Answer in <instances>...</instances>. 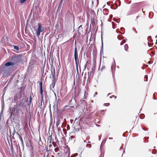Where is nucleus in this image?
Instances as JSON below:
<instances>
[{"label":"nucleus","instance_id":"obj_8","mask_svg":"<svg viewBox=\"0 0 157 157\" xmlns=\"http://www.w3.org/2000/svg\"><path fill=\"white\" fill-rule=\"evenodd\" d=\"M109 103H105L104 104V105L105 106H108L109 105Z\"/></svg>","mask_w":157,"mask_h":157},{"label":"nucleus","instance_id":"obj_22","mask_svg":"<svg viewBox=\"0 0 157 157\" xmlns=\"http://www.w3.org/2000/svg\"><path fill=\"white\" fill-rule=\"evenodd\" d=\"M98 126H99V125H97Z\"/></svg>","mask_w":157,"mask_h":157},{"label":"nucleus","instance_id":"obj_1","mask_svg":"<svg viewBox=\"0 0 157 157\" xmlns=\"http://www.w3.org/2000/svg\"><path fill=\"white\" fill-rule=\"evenodd\" d=\"M14 64V63L12 62H7L2 67V71L3 72L4 76L10 75Z\"/></svg>","mask_w":157,"mask_h":157},{"label":"nucleus","instance_id":"obj_15","mask_svg":"<svg viewBox=\"0 0 157 157\" xmlns=\"http://www.w3.org/2000/svg\"><path fill=\"white\" fill-rule=\"evenodd\" d=\"M52 146V145H49V147H51V146Z\"/></svg>","mask_w":157,"mask_h":157},{"label":"nucleus","instance_id":"obj_20","mask_svg":"<svg viewBox=\"0 0 157 157\" xmlns=\"http://www.w3.org/2000/svg\"><path fill=\"white\" fill-rule=\"evenodd\" d=\"M117 98V97H116V96H115V98Z\"/></svg>","mask_w":157,"mask_h":157},{"label":"nucleus","instance_id":"obj_19","mask_svg":"<svg viewBox=\"0 0 157 157\" xmlns=\"http://www.w3.org/2000/svg\"><path fill=\"white\" fill-rule=\"evenodd\" d=\"M82 26V25H81L79 27V28H80L81 26Z\"/></svg>","mask_w":157,"mask_h":157},{"label":"nucleus","instance_id":"obj_2","mask_svg":"<svg viewBox=\"0 0 157 157\" xmlns=\"http://www.w3.org/2000/svg\"><path fill=\"white\" fill-rule=\"evenodd\" d=\"M75 59V63L76 66V69L78 71V65L79 61L78 60V52L77 48H75V53H74Z\"/></svg>","mask_w":157,"mask_h":157},{"label":"nucleus","instance_id":"obj_16","mask_svg":"<svg viewBox=\"0 0 157 157\" xmlns=\"http://www.w3.org/2000/svg\"><path fill=\"white\" fill-rule=\"evenodd\" d=\"M155 37L156 38H157V35L155 36Z\"/></svg>","mask_w":157,"mask_h":157},{"label":"nucleus","instance_id":"obj_17","mask_svg":"<svg viewBox=\"0 0 157 157\" xmlns=\"http://www.w3.org/2000/svg\"><path fill=\"white\" fill-rule=\"evenodd\" d=\"M110 17H112V15H111V16H110Z\"/></svg>","mask_w":157,"mask_h":157},{"label":"nucleus","instance_id":"obj_6","mask_svg":"<svg viewBox=\"0 0 157 157\" xmlns=\"http://www.w3.org/2000/svg\"><path fill=\"white\" fill-rule=\"evenodd\" d=\"M124 47L125 50L127 51V49L128 48V46L127 44H126L125 45Z\"/></svg>","mask_w":157,"mask_h":157},{"label":"nucleus","instance_id":"obj_10","mask_svg":"<svg viewBox=\"0 0 157 157\" xmlns=\"http://www.w3.org/2000/svg\"><path fill=\"white\" fill-rule=\"evenodd\" d=\"M105 66H102L101 67V70H103V69L105 68Z\"/></svg>","mask_w":157,"mask_h":157},{"label":"nucleus","instance_id":"obj_21","mask_svg":"<svg viewBox=\"0 0 157 157\" xmlns=\"http://www.w3.org/2000/svg\"><path fill=\"white\" fill-rule=\"evenodd\" d=\"M138 17V16H137V17H136V18H137Z\"/></svg>","mask_w":157,"mask_h":157},{"label":"nucleus","instance_id":"obj_7","mask_svg":"<svg viewBox=\"0 0 157 157\" xmlns=\"http://www.w3.org/2000/svg\"><path fill=\"white\" fill-rule=\"evenodd\" d=\"M125 42V40H123L122 42L121 43V45H122Z\"/></svg>","mask_w":157,"mask_h":157},{"label":"nucleus","instance_id":"obj_3","mask_svg":"<svg viewBox=\"0 0 157 157\" xmlns=\"http://www.w3.org/2000/svg\"><path fill=\"white\" fill-rule=\"evenodd\" d=\"M40 94L41 95V104L40 106H42V103L43 102V104H44V95L43 94V90L42 89V82H40Z\"/></svg>","mask_w":157,"mask_h":157},{"label":"nucleus","instance_id":"obj_18","mask_svg":"<svg viewBox=\"0 0 157 157\" xmlns=\"http://www.w3.org/2000/svg\"><path fill=\"white\" fill-rule=\"evenodd\" d=\"M118 1L119 2V3H121V2L120 0H118Z\"/></svg>","mask_w":157,"mask_h":157},{"label":"nucleus","instance_id":"obj_4","mask_svg":"<svg viewBox=\"0 0 157 157\" xmlns=\"http://www.w3.org/2000/svg\"><path fill=\"white\" fill-rule=\"evenodd\" d=\"M44 30V29L42 27V25L40 23L38 24V27L37 29V34L38 36H39L40 33Z\"/></svg>","mask_w":157,"mask_h":157},{"label":"nucleus","instance_id":"obj_5","mask_svg":"<svg viewBox=\"0 0 157 157\" xmlns=\"http://www.w3.org/2000/svg\"><path fill=\"white\" fill-rule=\"evenodd\" d=\"M14 49L16 50H18L19 49V48L18 46H14Z\"/></svg>","mask_w":157,"mask_h":157},{"label":"nucleus","instance_id":"obj_12","mask_svg":"<svg viewBox=\"0 0 157 157\" xmlns=\"http://www.w3.org/2000/svg\"><path fill=\"white\" fill-rule=\"evenodd\" d=\"M97 94H98V93L97 92L95 93L94 94V96L95 97L96 96V95Z\"/></svg>","mask_w":157,"mask_h":157},{"label":"nucleus","instance_id":"obj_14","mask_svg":"<svg viewBox=\"0 0 157 157\" xmlns=\"http://www.w3.org/2000/svg\"><path fill=\"white\" fill-rule=\"evenodd\" d=\"M2 116V114L1 113H0V120L1 119V117Z\"/></svg>","mask_w":157,"mask_h":157},{"label":"nucleus","instance_id":"obj_25","mask_svg":"<svg viewBox=\"0 0 157 157\" xmlns=\"http://www.w3.org/2000/svg\"><path fill=\"white\" fill-rule=\"evenodd\" d=\"M30 98V99L31 100V97Z\"/></svg>","mask_w":157,"mask_h":157},{"label":"nucleus","instance_id":"obj_23","mask_svg":"<svg viewBox=\"0 0 157 157\" xmlns=\"http://www.w3.org/2000/svg\"><path fill=\"white\" fill-rule=\"evenodd\" d=\"M156 43H157V39L156 40Z\"/></svg>","mask_w":157,"mask_h":157},{"label":"nucleus","instance_id":"obj_9","mask_svg":"<svg viewBox=\"0 0 157 157\" xmlns=\"http://www.w3.org/2000/svg\"><path fill=\"white\" fill-rule=\"evenodd\" d=\"M20 0V2L21 3H23L26 1V0Z\"/></svg>","mask_w":157,"mask_h":157},{"label":"nucleus","instance_id":"obj_24","mask_svg":"<svg viewBox=\"0 0 157 157\" xmlns=\"http://www.w3.org/2000/svg\"><path fill=\"white\" fill-rule=\"evenodd\" d=\"M109 94H108V95H109Z\"/></svg>","mask_w":157,"mask_h":157},{"label":"nucleus","instance_id":"obj_13","mask_svg":"<svg viewBox=\"0 0 157 157\" xmlns=\"http://www.w3.org/2000/svg\"><path fill=\"white\" fill-rule=\"evenodd\" d=\"M114 96V95H113L112 96L110 97V98H112Z\"/></svg>","mask_w":157,"mask_h":157},{"label":"nucleus","instance_id":"obj_11","mask_svg":"<svg viewBox=\"0 0 157 157\" xmlns=\"http://www.w3.org/2000/svg\"><path fill=\"white\" fill-rule=\"evenodd\" d=\"M121 37V36H120V35H119L118 36V37H117V38H118L119 39V40H120V37Z\"/></svg>","mask_w":157,"mask_h":157}]
</instances>
